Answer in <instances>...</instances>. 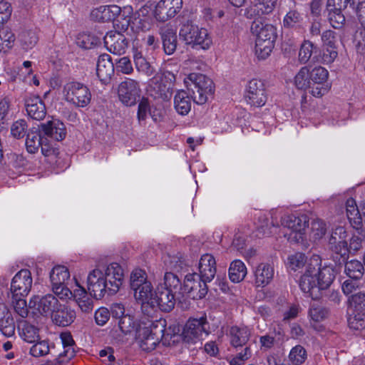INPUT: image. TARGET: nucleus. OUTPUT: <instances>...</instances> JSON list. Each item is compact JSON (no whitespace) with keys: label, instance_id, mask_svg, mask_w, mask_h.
Instances as JSON below:
<instances>
[{"label":"nucleus","instance_id":"obj_1","mask_svg":"<svg viewBox=\"0 0 365 365\" xmlns=\"http://www.w3.org/2000/svg\"><path fill=\"white\" fill-rule=\"evenodd\" d=\"M335 278L332 267H320L317 259H311L304 274L299 280V287L303 292L307 294L313 300H318L323 292L328 289Z\"/></svg>","mask_w":365,"mask_h":365},{"label":"nucleus","instance_id":"obj_2","mask_svg":"<svg viewBox=\"0 0 365 365\" xmlns=\"http://www.w3.org/2000/svg\"><path fill=\"white\" fill-rule=\"evenodd\" d=\"M251 32L256 36L255 53L259 58L265 59L271 53L277 38V29L270 24L256 19L251 25Z\"/></svg>","mask_w":365,"mask_h":365},{"label":"nucleus","instance_id":"obj_3","mask_svg":"<svg viewBox=\"0 0 365 365\" xmlns=\"http://www.w3.org/2000/svg\"><path fill=\"white\" fill-rule=\"evenodd\" d=\"M170 327L165 329V320H160L152 323L150 328L145 327L142 331L141 347L143 350L150 351L162 341L163 344H170V341L175 337V334L171 333Z\"/></svg>","mask_w":365,"mask_h":365},{"label":"nucleus","instance_id":"obj_4","mask_svg":"<svg viewBox=\"0 0 365 365\" xmlns=\"http://www.w3.org/2000/svg\"><path fill=\"white\" fill-rule=\"evenodd\" d=\"M179 37L187 46L194 49H208L212 39L207 31L199 28L190 21L183 23L179 31Z\"/></svg>","mask_w":365,"mask_h":365},{"label":"nucleus","instance_id":"obj_5","mask_svg":"<svg viewBox=\"0 0 365 365\" xmlns=\"http://www.w3.org/2000/svg\"><path fill=\"white\" fill-rule=\"evenodd\" d=\"M187 89L192 92V98L197 104L203 105L208 96L214 93L212 81L201 73H190L185 80Z\"/></svg>","mask_w":365,"mask_h":365},{"label":"nucleus","instance_id":"obj_6","mask_svg":"<svg viewBox=\"0 0 365 365\" xmlns=\"http://www.w3.org/2000/svg\"><path fill=\"white\" fill-rule=\"evenodd\" d=\"M347 232L344 227H336L331 233L328 241L329 249L332 252V259L339 269L348 259Z\"/></svg>","mask_w":365,"mask_h":365},{"label":"nucleus","instance_id":"obj_7","mask_svg":"<svg viewBox=\"0 0 365 365\" xmlns=\"http://www.w3.org/2000/svg\"><path fill=\"white\" fill-rule=\"evenodd\" d=\"M281 224L291 230L288 237L291 242L299 244L306 240V230L309 227V218L306 215H285L282 217Z\"/></svg>","mask_w":365,"mask_h":365},{"label":"nucleus","instance_id":"obj_8","mask_svg":"<svg viewBox=\"0 0 365 365\" xmlns=\"http://www.w3.org/2000/svg\"><path fill=\"white\" fill-rule=\"evenodd\" d=\"M65 100L76 107L84 108L91 100L90 90L84 84L79 82H68L63 87Z\"/></svg>","mask_w":365,"mask_h":365},{"label":"nucleus","instance_id":"obj_9","mask_svg":"<svg viewBox=\"0 0 365 365\" xmlns=\"http://www.w3.org/2000/svg\"><path fill=\"white\" fill-rule=\"evenodd\" d=\"M207 282L197 273L188 274L185 277L181 295L194 300L201 299L207 294Z\"/></svg>","mask_w":365,"mask_h":365},{"label":"nucleus","instance_id":"obj_10","mask_svg":"<svg viewBox=\"0 0 365 365\" xmlns=\"http://www.w3.org/2000/svg\"><path fill=\"white\" fill-rule=\"evenodd\" d=\"M209 323L206 317L200 319H190L185 324L182 336L183 340L187 343H194L203 333L209 334Z\"/></svg>","mask_w":365,"mask_h":365},{"label":"nucleus","instance_id":"obj_11","mask_svg":"<svg viewBox=\"0 0 365 365\" xmlns=\"http://www.w3.org/2000/svg\"><path fill=\"white\" fill-rule=\"evenodd\" d=\"M32 282L31 274L29 269L20 270L12 279L10 291L7 294L8 298L10 296H27L32 287Z\"/></svg>","mask_w":365,"mask_h":365},{"label":"nucleus","instance_id":"obj_12","mask_svg":"<svg viewBox=\"0 0 365 365\" xmlns=\"http://www.w3.org/2000/svg\"><path fill=\"white\" fill-rule=\"evenodd\" d=\"M182 0H160L155 6L154 16L159 22L174 18L182 9Z\"/></svg>","mask_w":365,"mask_h":365},{"label":"nucleus","instance_id":"obj_13","mask_svg":"<svg viewBox=\"0 0 365 365\" xmlns=\"http://www.w3.org/2000/svg\"><path fill=\"white\" fill-rule=\"evenodd\" d=\"M61 304L53 294H48L43 297L35 296L29 302V307L36 309L43 316L53 315Z\"/></svg>","mask_w":365,"mask_h":365},{"label":"nucleus","instance_id":"obj_14","mask_svg":"<svg viewBox=\"0 0 365 365\" xmlns=\"http://www.w3.org/2000/svg\"><path fill=\"white\" fill-rule=\"evenodd\" d=\"M108 284L103 279V272L98 269L91 271L87 278V290L89 294L96 299H101L107 293L109 295Z\"/></svg>","mask_w":365,"mask_h":365},{"label":"nucleus","instance_id":"obj_15","mask_svg":"<svg viewBox=\"0 0 365 365\" xmlns=\"http://www.w3.org/2000/svg\"><path fill=\"white\" fill-rule=\"evenodd\" d=\"M329 72L322 66H317L309 71V78H311L313 90L310 91L312 96L322 97L329 90V86L327 83Z\"/></svg>","mask_w":365,"mask_h":365},{"label":"nucleus","instance_id":"obj_16","mask_svg":"<svg viewBox=\"0 0 365 365\" xmlns=\"http://www.w3.org/2000/svg\"><path fill=\"white\" fill-rule=\"evenodd\" d=\"M246 101L251 106L261 107L267 101V97L264 85L257 79L250 81L247 86Z\"/></svg>","mask_w":365,"mask_h":365},{"label":"nucleus","instance_id":"obj_17","mask_svg":"<svg viewBox=\"0 0 365 365\" xmlns=\"http://www.w3.org/2000/svg\"><path fill=\"white\" fill-rule=\"evenodd\" d=\"M175 294L168 289H163V286L158 287L155 291L153 300L150 302L149 310L151 312L158 307L162 312H170L175 307Z\"/></svg>","mask_w":365,"mask_h":365},{"label":"nucleus","instance_id":"obj_18","mask_svg":"<svg viewBox=\"0 0 365 365\" xmlns=\"http://www.w3.org/2000/svg\"><path fill=\"white\" fill-rule=\"evenodd\" d=\"M103 279L108 286L107 289H109V295H113L118 292L123 284V270L118 264L112 263L103 273Z\"/></svg>","mask_w":365,"mask_h":365},{"label":"nucleus","instance_id":"obj_19","mask_svg":"<svg viewBox=\"0 0 365 365\" xmlns=\"http://www.w3.org/2000/svg\"><path fill=\"white\" fill-rule=\"evenodd\" d=\"M140 92L138 83L130 78L120 83L118 90L119 99L127 106H131L136 103L137 98L140 96Z\"/></svg>","mask_w":365,"mask_h":365},{"label":"nucleus","instance_id":"obj_20","mask_svg":"<svg viewBox=\"0 0 365 365\" xmlns=\"http://www.w3.org/2000/svg\"><path fill=\"white\" fill-rule=\"evenodd\" d=\"M38 130L45 138H51L56 141L63 140L67 133L65 124L58 119H52L41 123L38 125Z\"/></svg>","mask_w":365,"mask_h":365},{"label":"nucleus","instance_id":"obj_21","mask_svg":"<svg viewBox=\"0 0 365 365\" xmlns=\"http://www.w3.org/2000/svg\"><path fill=\"white\" fill-rule=\"evenodd\" d=\"M104 44L107 50L116 55L125 53L128 41L124 34L118 31H110L103 37Z\"/></svg>","mask_w":365,"mask_h":365},{"label":"nucleus","instance_id":"obj_22","mask_svg":"<svg viewBox=\"0 0 365 365\" xmlns=\"http://www.w3.org/2000/svg\"><path fill=\"white\" fill-rule=\"evenodd\" d=\"M133 295L135 300L141 304L142 312L146 315H150V302L153 300L155 296V291L153 290L151 282H145L144 285L133 290Z\"/></svg>","mask_w":365,"mask_h":365},{"label":"nucleus","instance_id":"obj_23","mask_svg":"<svg viewBox=\"0 0 365 365\" xmlns=\"http://www.w3.org/2000/svg\"><path fill=\"white\" fill-rule=\"evenodd\" d=\"M150 87V95L155 98H161L163 101H168L172 97L171 83L161 76L153 78Z\"/></svg>","mask_w":365,"mask_h":365},{"label":"nucleus","instance_id":"obj_24","mask_svg":"<svg viewBox=\"0 0 365 365\" xmlns=\"http://www.w3.org/2000/svg\"><path fill=\"white\" fill-rule=\"evenodd\" d=\"M25 106L28 115L34 120H41L46 117V106L38 96H28L25 99Z\"/></svg>","mask_w":365,"mask_h":365},{"label":"nucleus","instance_id":"obj_25","mask_svg":"<svg viewBox=\"0 0 365 365\" xmlns=\"http://www.w3.org/2000/svg\"><path fill=\"white\" fill-rule=\"evenodd\" d=\"M200 277L205 282H211L216 274V261L210 254L203 255L198 266Z\"/></svg>","mask_w":365,"mask_h":365},{"label":"nucleus","instance_id":"obj_26","mask_svg":"<svg viewBox=\"0 0 365 365\" xmlns=\"http://www.w3.org/2000/svg\"><path fill=\"white\" fill-rule=\"evenodd\" d=\"M121 11L120 6L116 5L101 6L91 11L92 19L99 22L114 21Z\"/></svg>","mask_w":365,"mask_h":365},{"label":"nucleus","instance_id":"obj_27","mask_svg":"<svg viewBox=\"0 0 365 365\" xmlns=\"http://www.w3.org/2000/svg\"><path fill=\"white\" fill-rule=\"evenodd\" d=\"M96 73L101 82L107 83L114 74V64L108 54L101 55L97 62Z\"/></svg>","mask_w":365,"mask_h":365},{"label":"nucleus","instance_id":"obj_28","mask_svg":"<svg viewBox=\"0 0 365 365\" xmlns=\"http://www.w3.org/2000/svg\"><path fill=\"white\" fill-rule=\"evenodd\" d=\"M64 351L58 354L55 360V365H61L65 361L71 360L75 356L73 345L75 344L70 332H62L60 335Z\"/></svg>","mask_w":365,"mask_h":365},{"label":"nucleus","instance_id":"obj_29","mask_svg":"<svg viewBox=\"0 0 365 365\" xmlns=\"http://www.w3.org/2000/svg\"><path fill=\"white\" fill-rule=\"evenodd\" d=\"M75 319V311L63 304H60L52 315L53 323L59 327H67L71 324Z\"/></svg>","mask_w":365,"mask_h":365},{"label":"nucleus","instance_id":"obj_30","mask_svg":"<svg viewBox=\"0 0 365 365\" xmlns=\"http://www.w3.org/2000/svg\"><path fill=\"white\" fill-rule=\"evenodd\" d=\"M160 34L165 53L168 55L173 54L178 46L176 32L171 27H163L160 29Z\"/></svg>","mask_w":365,"mask_h":365},{"label":"nucleus","instance_id":"obj_31","mask_svg":"<svg viewBox=\"0 0 365 365\" xmlns=\"http://www.w3.org/2000/svg\"><path fill=\"white\" fill-rule=\"evenodd\" d=\"M274 274V268L269 264H259L255 272L256 285L262 287L267 286L273 279Z\"/></svg>","mask_w":365,"mask_h":365},{"label":"nucleus","instance_id":"obj_32","mask_svg":"<svg viewBox=\"0 0 365 365\" xmlns=\"http://www.w3.org/2000/svg\"><path fill=\"white\" fill-rule=\"evenodd\" d=\"M230 343L235 348L248 346L250 331L247 327H232L230 330Z\"/></svg>","mask_w":365,"mask_h":365},{"label":"nucleus","instance_id":"obj_33","mask_svg":"<svg viewBox=\"0 0 365 365\" xmlns=\"http://www.w3.org/2000/svg\"><path fill=\"white\" fill-rule=\"evenodd\" d=\"M151 26L152 22L149 16L141 17L133 14L126 20L125 30L130 27L134 33L145 32L150 29Z\"/></svg>","mask_w":365,"mask_h":365},{"label":"nucleus","instance_id":"obj_34","mask_svg":"<svg viewBox=\"0 0 365 365\" xmlns=\"http://www.w3.org/2000/svg\"><path fill=\"white\" fill-rule=\"evenodd\" d=\"M73 294L79 308L83 312L90 313L93 310V299L84 287L79 286V289L74 290Z\"/></svg>","mask_w":365,"mask_h":365},{"label":"nucleus","instance_id":"obj_35","mask_svg":"<svg viewBox=\"0 0 365 365\" xmlns=\"http://www.w3.org/2000/svg\"><path fill=\"white\" fill-rule=\"evenodd\" d=\"M175 108L177 112L181 115H187L191 108V101L187 93L185 91H178L174 98Z\"/></svg>","mask_w":365,"mask_h":365},{"label":"nucleus","instance_id":"obj_36","mask_svg":"<svg viewBox=\"0 0 365 365\" xmlns=\"http://www.w3.org/2000/svg\"><path fill=\"white\" fill-rule=\"evenodd\" d=\"M344 264V272L346 274L352 279H361L364 272V267L362 263L358 260L345 261L342 264Z\"/></svg>","mask_w":365,"mask_h":365},{"label":"nucleus","instance_id":"obj_37","mask_svg":"<svg viewBox=\"0 0 365 365\" xmlns=\"http://www.w3.org/2000/svg\"><path fill=\"white\" fill-rule=\"evenodd\" d=\"M346 215L350 223L354 227H359L362 222L361 210H359L356 206V202L353 199H349L346 203Z\"/></svg>","mask_w":365,"mask_h":365},{"label":"nucleus","instance_id":"obj_38","mask_svg":"<svg viewBox=\"0 0 365 365\" xmlns=\"http://www.w3.org/2000/svg\"><path fill=\"white\" fill-rule=\"evenodd\" d=\"M163 289H168L175 294H182V284L176 274L172 272H166L164 275V286Z\"/></svg>","mask_w":365,"mask_h":365},{"label":"nucleus","instance_id":"obj_39","mask_svg":"<svg viewBox=\"0 0 365 365\" xmlns=\"http://www.w3.org/2000/svg\"><path fill=\"white\" fill-rule=\"evenodd\" d=\"M247 274V268L245 264L239 259L234 260L229 269V277L233 282H240L244 279Z\"/></svg>","mask_w":365,"mask_h":365},{"label":"nucleus","instance_id":"obj_40","mask_svg":"<svg viewBox=\"0 0 365 365\" xmlns=\"http://www.w3.org/2000/svg\"><path fill=\"white\" fill-rule=\"evenodd\" d=\"M44 138L43 133H41L38 128L36 131L31 130L27 134L26 140V146L28 152L30 153H36L38 150Z\"/></svg>","mask_w":365,"mask_h":365},{"label":"nucleus","instance_id":"obj_41","mask_svg":"<svg viewBox=\"0 0 365 365\" xmlns=\"http://www.w3.org/2000/svg\"><path fill=\"white\" fill-rule=\"evenodd\" d=\"M294 84L300 90H313L314 86L309 78V70L307 66L302 67L295 76Z\"/></svg>","mask_w":365,"mask_h":365},{"label":"nucleus","instance_id":"obj_42","mask_svg":"<svg viewBox=\"0 0 365 365\" xmlns=\"http://www.w3.org/2000/svg\"><path fill=\"white\" fill-rule=\"evenodd\" d=\"M76 44L84 49H91L101 43V37L91 33H81L76 39Z\"/></svg>","mask_w":365,"mask_h":365},{"label":"nucleus","instance_id":"obj_43","mask_svg":"<svg viewBox=\"0 0 365 365\" xmlns=\"http://www.w3.org/2000/svg\"><path fill=\"white\" fill-rule=\"evenodd\" d=\"M70 277L68 269L64 266H56L50 273V279L52 285L57 286L64 284Z\"/></svg>","mask_w":365,"mask_h":365},{"label":"nucleus","instance_id":"obj_44","mask_svg":"<svg viewBox=\"0 0 365 365\" xmlns=\"http://www.w3.org/2000/svg\"><path fill=\"white\" fill-rule=\"evenodd\" d=\"M25 297L26 296H10V298H9L10 304L13 307L15 312L22 318H26L29 314V308L26 301L24 299Z\"/></svg>","mask_w":365,"mask_h":365},{"label":"nucleus","instance_id":"obj_45","mask_svg":"<svg viewBox=\"0 0 365 365\" xmlns=\"http://www.w3.org/2000/svg\"><path fill=\"white\" fill-rule=\"evenodd\" d=\"M148 282L147 273L143 269H135L130 274V287L133 291Z\"/></svg>","mask_w":365,"mask_h":365},{"label":"nucleus","instance_id":"obj_46","mask_svg":"<svg viewBox=\"0 0 365 365\" xmlns=\"http://www.w3.org/2000/svg\"><path fill=\"white\" fill-rule=\"evenodd\" d=\"M134 62L139 72L145 73L147 76H150L154 73V68L140 53H137L134 55Z\"/></svg>","mask_w":365,"mask_h":365},{"label":"nucleus","instance_id":"obj_47","mask_svg":"<svg viewBox=\"0 0 365 365\" xmlns=\"http://www.w3.org/2000/svg\"><path fill=\"white\" fill-rule=\"evenodd\" d=\"M309 315L314 322H320L329 315V310L320 305L318 302H313L310 305Z\"/></svg>","mask_w":365,"mask_h":365},{"label":"nucleus","instance_id":"obj_48","mask_svg":"<svg viewBox=\"0 0 365 365\" xmlns=\"http://www.w3.org/2000/svg\"><path fill=\"white\" fill-rule=\"evenodd\" d=\"M294 8H290L289 6H287V11H285L287 14L283 20L284 27H294L302 20L301 14Z\"/></svg>","mask_w":365,"mask_h":365},{"label":"nucleus","instance_id":"obj_49","mask_svg":"<svg viewBox=\"0 0 365 365\" xmlns=\"http://www.w3.org/2000/svg\"><path fill=\"white\" fill-rule=\"evenodd\" d=\"M356 228L357 234L353 235L350 240L349 245L348 246V255L349 253L354 254L359 250L362 247V242L365 240V234L358 227Z\"/></svg>","mask_w":365,"mask_h":365},{"label":"nucleus","instance_id":"obj_50","mask_svg":"<svg viewBox=\"0 0 365 365\" xmlns=\"http://www.w3.org/2000/svg\"><path fill=\"white\" fill-rule=\"evenodd\" d=\"M314 44L309 41H304L302 43L298 55L300 63L305 64L311 59L313 53Z\"/></svg>","mask_w":365,"mask_h":365},{"label":"nucleus","instance_id":"obj_51","mask_svg":"<svg viewBox=\"0 0 365 365\" xmlns=\"http://www.w3.org/2000/svg\"><path fill=\"white\" fill-rule=\"evenodd\" d=\"M53 346H50L48 341L43 340L37 341L30 349V354L35 357H40L47 355Z\"/></svg>","mask_w":365,"mask_h":365},{"label":"nucleus","instance_id":"obj_52","mask_svg":"<svg viewBox=\"0 0 365 365\" xmlns=\"http://www.w3.org/2000/svg\"><path fill=\"white\" fill-rule=\"evenodd\" d=\"M15 41V36L8 28H4L0 30V52L5 49L12 47Z\"/></svg>","mask_w":365,"mask_h":365},{"label":"nucleus","instance_id":"obj_53","mask_svg":"<svg viewBox=\"0 0 365 365\" xmlns=\"http://www.w3.org/2000/svg\"><path fill=\"white\" fill-rule=\"evenodd\" d=\"M277 334H280V330L277 332L274 330V331H270L260 336L259 343L261 350L267 351L272 349L277 341L276 339Z\"/></svg>","mask_w":365,"mask_h":365},{"label":"nucleus","instance_id":"obj_54","mask_svg":"<svg viewBox=\"0 0 365 365\" xmlns=\"http://www.w3.org/2000/svg\"><path fill=\"white\" fill-rule=\"evenodd\" d=\"M28 130V125L24 119H19L14 122L11 126V133L15 138L19 139L25 136Z\"/></svg>","mask_w":365,"mask_h":365},{"label":"nucleus","instance_id":"obj_55","mask_svg":"<svg viewBox=\"0 0 365 365\" xmlns=\"http://www.w3.org/2000/svg\"><path fill=\"white\" fill-rule=\"evenodd\" d=\"M326 230V225L322 220H313L311 223L310 237L319 240L325 235Z\"/></svg>","mask_w":365,"mask_h":365},{"label":"nucleus","instance_id":"obj_56","mask_svg":"<svg viewBox=\"0 0 365 365\" xmlns=\"http://www.w3.org/2000/svg\"><path fill=\"white\" fill-rule=\"evenodd\" d=\"M306 357V350L300 345L292 348L289 355V360L295 365L302 364L305 361Z\"/></svg>","mask_w":365,"mask_h":365},{"label":"nucleus","instance_id":"obj_57","mask_svg":"<svg viewBox=\"0 0 365 365\" xmlns=\"http://www.w3.org/2000/svg\"><path fill=\"white\" fill-rule=\"evenodd\" d=\"M0 331L8 337L14 334L15 323L12 314H8L4 320L0 322Z\"/></svg>","mask_w":365,"mask_h":365},{"label":"nucleus","instance_id":"obj_58","mask_svg":"<svg viewBox=\"0 0 365 365\" xmlns=\"http://www.w3.org/2000/svg\"><path fill=\"white\" fill-rule=\"evenodd\" d=\"M349 303L356 311L362 312L365 310V293L359 292L352 294L349 299Z\"/></svg>","mask_w":365,"mask_h":365},{"label":"nucleus","instance_id":"obj_59","mask_svg":"<svg viewBox=\"0 0 365 365\" xmlns=\"http://www.w3.org/2000/svg\"><path fill=\"white\" fill-rule=\"evenodd\" d=\"M348 324L350 329L361 330L365 328V316L361 312L355 314H350L348 318Z\"/></svg>","mask_w":365,"mask_h":365},{"label":"nucleus","instance_id":"obj_60","mask_svg":"<svg viewBox=\"0 0 365 365\" xmlns=\"http://www.w3.org/2000/svg\"><path fill=\"white\" fill-rule=\"evenodd\" d=\"M20 41L25 48H31L34 46L38 41V36L33 31H23L20 36Z\"/></svg>","mask_w":365,"mask_h":365},{"label":"nucleus","instance_id":"obj_61","mask_svg":"<svg viewBox=\"0 0 365 365\" xmlns=\"http://www.w3.org/2000/svg\"><path fill=\"white\" fill-rule=\"evenodd\" d=\"M118 327L123 333L128 334L135 330V322L133 317L127 314L119 319Z\"/></svg>","mask_w":365,"mask_h":365},{"label":"nucleus","instance_id":"obj_62","mask_svg":"<svg viewBox=\"0 0 365 365\" xmlns=\"http://www.w3.org/2000/svg\"><path fill=\"white\" fill-rule=\"evenodd\" d=\"M24 339L29 343H34L38 339V329L31 324L24 325L22 329Z\"/></svg>","mask_w":365,"mask_h":365},{"label":"nucleus","instance_id":"obj_63","mask_svg":"<svg viewBox=\"0 0 365 365\" xmlns=\"http://www.w3.org/2000/svg\"><path fill=\"white\" fill-rule=\"evenodd\" d=\"M329 21L334 29H341L345 23V16L343 11L337 12L336 11H327Z\"/></svg>","mask_w":365,"mask_h":365},{"label":"nucleus","instance_id":"obj_64","mask_svg":"<svg viewBox=\"0 0 365 365\" xmlns=\"http://www.w3.org/2000/svg\"><path fill=\"white\" fill-rule=\"evenodd\" d=\"M338 56L336 46H324L322 56V61L325 64L334 62Z\"/></svg>","mask_w":365,"mask_h":365}]
</instances>
